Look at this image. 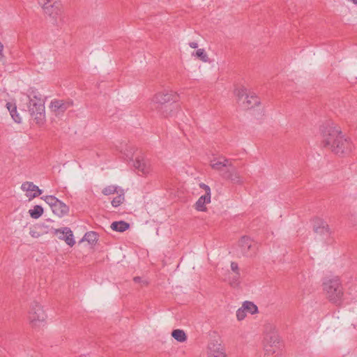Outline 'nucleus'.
Wrapping results in <instances>:
<instances>
[{"instance_id": "nucleus-3", "label": "nucleus", "mask_w": 357, "mask_h": 357, "mask_svg": "<svg viewBox=\"0 0 357 357\" xmlns=\"http://www.w3.org/2000/svg\"><path fill=\"white\" fill-rule=\"evenodd\" d=\"M222 158L223 160L213 159L211 161L210 165L212 169L219 172L222 178L230 180L234 183H241L242 178L231 161L225 158Z\"/></svg>"}, {"instance_id": "nucleus-28", "label": "nucleus", "mask_w": 357, "mask_h": 357, "mask_svg": "<svg viewBox=\"0 0 357 357\" xmlns=\"http://www.w3.org/2000/svg\"><path fill=\"white\" fill-rule=\"evenodd\" d=\"M10 114L15 122L20 123L21 122V117L17 111V106H14L10 112Z\"/></svg>"}, {"instance_id": "nucleus-30", "label": "nucleus", "mask_w": 357, "mask_h": 357, "mask_svg": "<svg viewBox=\"0 0 357 357\" xmlns=\"http://www.w3.org/2000/svg\"><path fill=\"white\" fill-rule=\"evenodd\" d=\"M245 317H246V312L243 309V307H241L236 311V317L238 321H241V320L244 319Z\"/></svg>"}, {"instance_id": "nucleus-29", "label": "nucleus", "mask_w": 357, "mask_h": 357, "mask_svg": "<svg viewBox=\"0 0 357 357\" xmlns=\"http://www.w3.org/2000/svg\"><path fill=\"white\" fill-rule=\"evenodd\" d=\"M236 94L238 97V100H241V99L243 98V97H246V95H248L247 93V90L244 87H242L238 90L236 91Z\"/></svg>"}, {"instance_id": "nucleus-8", "label": "nucleus", "mask_w": 357, "mask_h": 357, "mask_svg": "<svg viewBox=\"0 0 357 357\" xmlns=\"http://www.w3.org/2000/svg\"><path fill=\"white\" fill-rule=\"evenodd\" d=\"M313 222V231L317 235H319L327 244L332 243V231L329 227L328 224L324 220L315 218Z\"/></svg>"}, {"instance_id": "nucleus-13", "label": "nucleus", "mask_w": 357, "mask_h": 357, "mask_svg": "<svg viewBox=\"0 0 357 357\" xmlns=\"http://www.w3.org/2000/svg\"><path fill=\"white\" fill-rule=\"evenodd\" d=\"M21 189L26 192V197H28L29 201L38 197L43 193V190L37 185L29 181L24 182L21 185Z\"/></svg>"}, {"instance_id": "nucleus-1", "label": "nucleus", "mask_w": 357, "mask_h": 357, "mask_svg": "<svg viewBox=\"0 0 357 357\" xmlns=\"http://www.w3.org/2000/svg\"><path fill=\"white\" fill-rule=\"evenodd\" d=\"M321 144L338 155H344L351 152L353 145L350 139L346 137L339 128L333 124H327L321 128Z\"/></svg>"}, {"instance_id": "nucleus-16", "label": "nucleus", "mask_w": 357, "mask_h": 357, "mask_svg": "<svg viewBox=\"0 0 357 357\" xmlns=\"http://www.w3.org/2000/svg\"><path fill=\"white\" fill-rule=\"evenodd\" d=\"M132 165L137 170L138 174L143 175L147 174L150 172V165L144 159L143 157H137L132 161Z\"/></svg>"}, {"instance_id": "nucleus-38", "label": "nucleus", "mask_w": 357, "mask_h": 357, "mask_svg": "<svg viewBox=\"0 0 357 357\" xmlns=\"http://www.w3.org/2000/svg\"><path fill=\"white\" fill-rule=\"evenodd\" d=\"M38 3L41 6V8L43 9H45V1L44 0H38Z\"/></svg>"}, {"instance_id": "nucleus-23", "label": "nucleus", "mask_w": 357, "mask_h": 357, "mask_svg": "<svg viewBox=\"0 0 357 357\" xmlns=\"http://www.w3.org/2000/svg\"><path fill=\"white\" fill-rule=\"evenodd\" d=\"M82 241H86L90 244H94L98 241V234L95 231L86 232Z\"/></svg>"}, {"instance_id": "nucleus-15", "label": "nucleus", "mask_w": 357, "mask_h": 357, "mask_svg": "<svg viewBox=\"0 0 357 357\" xmlns=\"http://www.w3.org/2000/svg\"><path fill=\"white\" fill-rule=\"evenodd\" d=\"M70 107L69 102L63 100H54L50 102V109L56 116L63 114L65 111Z\"/></svg>"}, {"instance_id": "nucleus-32", "label": "nucleus", "mask_w": 357, "mask_h": 357, "mask_svg": "<svg viewBox=\"0 0 357 357\" xmlns=\"http://www.w3.org/2000/svg\"><path fill=\"white\" fill-rule=\"evenodd\" d=\"M199 187L204 190L205 195L211 196V189L208 185H206L204 183H202L199 184Z\"/></svg>"}, {"instance_id": "nucleus-34", "label": "nucleus", "mask_w": 357, "mask_h": 357, "mask_svg": "<svg viewBox=\"0 0 357 357\" xmlns=\"http://www.w3.org/2000/svg\"><path fill=\"white\" fill-rule=\"evenodd\" d=\"M171 335H185V333L181 329H174L172 331Z\"/></svg>"}, {"instance_id": "nucleus-22", "label": "nucleus", "mask_w": 357, "mask_h": 357, "mask_svg": "<svg viewBox=\"0 0 357 357\" xmlns=\"http://www.w3.org/2000/svg\"><path fill=\"white\" fill-rule=\"evenodd\" d=\"M44 212L43 207L40 205L34 206L33 209H30L29 213L32 218L37 219L40 217Z\"/></svg>"}, {"instance_id": "nucleus-11", "label": "nucleus", "mask_w": 357, "mask_h": 357, "mask_svg": "<svg viewBox=\"0 0 357 357\" xmlns=\"http://www.w3.org/2000/svg\"><path fill=\"white\" fill-rule=\"evenodd\" d=\"M46 204L52 213L59 217H61L68 212V206L54 196L46 195Z\"/></svg>"}, {"instance_id": "nucleus-36", "label": "nucleus", "mask_w": 357, "mask_h": 357, "mask_svg": "<svg viewBox=\"0 0 357 357\" xmlns=\"http://www.w3.org/2000/svg\"><path fill=\"white\" fill-rule=\"evenodd\" d=\"M14 106H16V105H15V104H13V103L9 102L6 103V107H7V109H8L9 112H10L11 109H12Z\"/></svg>"}, {"instance_id": "nucleus-37", "label": "nucleus", "mask_w": 357, "mask_h": 357, "mask_svg": "<svg viewBox=\"0 0 357 357\" xmlns=\"http://www.w3.org/2000/svg\"><path fill=\"white\" fill-rule=\"evenodd\" d=\"M189 45L192 48H197L198 47V44L195 42H191L189 43Z\"/></svg>"}, {"instance_id": "nucleus-2", "label": "nucleus", "mask_w": 357, "mask_h": 357, "mask_svg": "<svg viewBox=\"0 0 357 357\" xmlns=\"http://www.w3.org/2000/svg\"><path fill=\"white\" fill-rule=\"evenodd\" d=\"M178 100L179 96L176 92L164 91L153 96L151 108L163 117L172 116L178 109Z\"/></svg>"}, {"instance_id": "nucleus-18", "label": "nucleus", "mask_w": 357, "mask_h": 357, "mask_svg": "<svg viewBox=\"0 0 357 357\" xmlns=\"http://www.w3.org/2000/svg\"><path fill=\"white\" fill-rule=\"evenodd\" d=\"M210 202L211 196L205 195H202L199 198V199L195 203V208L199 211H205L206 210L205 204L206 203H209Z\"/></svg>"}, {"instance_id": "nucleus-21", "label": "nucleus", "mask_w": 357, "mask_h": 357, "mask_svg": "<svg viewBox=\"0 0 357 357\" xmlns=\"http://www.w3.org/2000/svg\"><path fill=\"white\" fill-rule=\"evenodd\" d=\"M242 307L245 310L246 313H250V314H255L258 313V307L257 306L251 301H244L242 304Z\"/></svg>"}, {"instance_id": "nucleus-40", "label": "nucleus", "mask_w": 357, "mask_h": 357, "mask_svg": "<svg viewBox=\"0 0 357 357\" xmlns=\"http://www.w3.org/2000/svg\"><path fill=\"white\" fill-rule=\"evenodd\" d=\"M3 44L0 42V56L2 55V51H3Z\"/></svg>"}, {"instance_id": "nucleus-17", "label": "nucleus", "mask_w": 357, "mask_h": 357, "mask_svg": "<svg viewBox=\"0 0 357 357\" xmlns=\"http://www.w3.org/2000/svg\"><path fill=\"white\" fill-rule=\"evenodd\" d=\"M245 100H243V105L245 107H247L248 109L252 108L255 106L258 105L260 102L259 98L255 94L246 95Z\"/></svg>"}, {"instance_id": "nucleus-14", "label": "nucleus", "mask_w": 357, "mask_h": 357, "mask_svg": "<svg viewBox=\"0 0 357 357\" xmlns=\"http://www.w3.org/2000/svg\"><path fill=\"white\" fill-rule=\"evenodd\" d=\"M54 233L61 240L65 241V242L70 247H73L75 241L73 238V234L71 229L68 227H63L62 229H55Z\"/></svg>"}, {"instance_id": "nucleus-9", "label": "nucleus", "mask_w": 357, "mask_h": 357, "mask_svg": "<svg viewBox=\"0 0 357 357\" xmlns=\"http://www.w3.org/2000/svg\"><path fill=\"white\" fill-rule=\"evenodd\" d=\"M29 314L31 327L35 328L38 326V324L42 323L45 319V310H43V306L39 303L33 301L31 305Z\"/></svg>"}, {"instance_id": "nucleus-31", "label": "nucleus", "mask_w": 357, "mask_h": 357, "mask_svg": "<svg viewBox=\"0 0 357 357\" xmlns=\"http://www.w3.org/2000/svg\"><path fill=\"white\" fill-rule=\"evenodd\" d=\"M231 268L237 275V278H240V273L238 271L239 269H238V264L234 261H232L231 263Z\"/></svg>"}, {"instance_id": "nucleus-5", "label": "nucleus", "mask_w": 357, "mask_h": 357, "mask_svg": "<svg viewBox=\"0 0 357 357\" xmlns=\"http://www.w3.org/2000/svg\"><path fill=\"white\" fill-rule=\"evenodd\" d=\"M324 289L326 291L330 301L340 305L343 296L341 284L337 278L329 280L324 283Z\"/></svg>"}, {"instance_id": "nucleus-24", "label": "nucleus", "mask_w": 357, "mask_h": 357, "mask_svg": "<svg viewBox=\"0 0 357 357\" xmlns=\"http://www.w3.org/2000/svg\"><path fill=\"white\" fill-rule=\"evenodd\" d=\"M278 329L273 324L268 323L264 326V335H271L273 333H278Z\"/></svg>"}, {"instance_id": "nucleus-39", "label": "nucleus", "mask_w": 357, "mask_h": 357, "mask_svg": "<svg viewBox=\"0 0 357 357\" xmlns=\"http://www.w3.org/2000/svg\"><path fill=\"white\" fill-rule=\"evenodd\" d=\"M133 280H134V281L135 282H139L141 281V278H139V277H135Z\"/></svg>"}, {"instance_id": "nucleus-6", "label": "nucleus", "mask_w": 357, "mask_h": 357, "mask_svg": "<svg viewBox=\"0 0 357 357\" xmlns=\"http://www.w3.org/2000/svg\"><path fill=\"white\" fill-rule=\"evenodd\" d=\"M29 107L36 123L40 126H43L45 124V100L33 96V98L30 100Z\"/></svg>"}, {"instance_id": "nucleus-7", "label": "nucleus", "mask_w": 357, "mask_h": 357, "mask_svg": "<svg viewBox=\"0 0 357 357\" xmlns=\"http://www.w3.org/2000/svg\"><path fill=\"white\" fill-rule=\"evenodd\" d=\"M264 347L266 357L275 355L280 357L282 354V343L280 336H266L264 340Z\"/></svg>"}, {"instance_id": "nucleus-4", "label": "nucleus", "mask_w": 357, "mask_h": 357, "mask_svg": "<svg viewBox=\"0 0 357 357\" xmlns=\"http://www.w3.org/2000/svg\"><path fill=\"white\" fill-rule=\"evenodd\" d=\"M63 23V6L59 0H46V24L49 27H60Z\"/></svg>"}, {"instance_id": "nucleus-35", "label": "nucleus", "mask_w": 357, "mask_h": 357, "mask_svg": "<svg viewBox=\"0 0 357 357\" xmlns=\"http://www.w3.org/2000/svg\"><path fill=\"white\" fill-rule=\"evenodd\" d=\"M175 340L180 342H184L187 340L188 336H172Z\"/></svg>"}, {"instance_id": "nucleus-12", "label": "nucleus", "mask_w": 357, "mask_h": 357, "mask_svg": "<svg viewBox=\"0 0 357 357\" xmlns=\"http://www.w3.org/2000/svg\"><path fill=\"white\" fill-rule=\"evenodd\" d=\"M208 356L211 357L214 356H226L225 346L222 344V340L220 337L211 340L208 345Z\"/></svg>"}, {"instance_id": "nucleus-26", "label": "nucleus", "mask_w": 357, "mask_h": 357, "mask_svg": "<svg viewBox=\"0 0 357 357\" xmlns=\"http://www.w3.org/2000/svg\"><path fill=\"white\" fill-rule=\"evenodd\" d=\"M117 189V186L112 185L104 188L102 190V192L105 195H109L114 194L115 192H118Z\"/></svg>"}, {"instance_id": "nucleus-20", "label": "nucleus", "mask_w": 357, "mask_h": 357, "mask_svg": "<svg viewBox=\"0 0 357 357\" xmlns=\"http://www.w3.org/2000/svg\"><path fill=\"white\" fill-rule=\"evenodd\" d=\"M130 227V224L125 221L114 222L111 225V229L114 231L123 232Z\"/></svg>"}, {"instance_id": "nucleus-25", "label": "nucleus", "mask_w": 357, "mask_h": 357, "mask_svg": "<svg viewBox=\"0 0 357 357\" xmlns=\"http://www.w3.org/2000/svg\"><path fill=\"white\" fill-rule=\"evenodd\" d=\"M124 199H125L124 193L122 191L121 194L119 195L118 196H116V197H114L112 199V205L114 207H118L123 202Z\"/></svg>"}, {"instance_id": "nucleus-27", "label": "nucleus", "mask_w": 357, "mask_h": 357, "mask_svg": "<svg viewBox=\"0 0 357 357\" xmlns=\"http://www.w3.org/2000/svg\"><path fill=\"white\" fill-rule=\"evenodd\" d=\"M195 55L197 58L204 62H207L208 61V56L204 49L197 50L195 52Z\"/></svg>"}, {"instance_id": "nucleus-33", "label": "nucleus", "mask_w": 357, "mask_h": 357, "mask_svg": "<svg viewBox=\"0 0 357 357\" xmlns=\"http://www.w3.org/2000/svg\"><path fill=\"white\" fill-rule=\"evenodd\" d=\"M238 279L239 278H237V275L235 273V275L234 276L232 280L230 281V284L233 287L238 285Z\"/></svg>"}, {"instance_id": "nucleus-10", "label": "nucleus", "mask_w": 357, "mask_h": 357, "mask_svg": "<svg viewBox=\"0 0 357 357\" xmlns=\"http://www.w3.org/2000/svg\"><path fill=\"white\" fill-rule=\"evenodd\" d=\"M238 245L241 254L247 257H251L256 255L258 245L250 237L244 236L239 240Z\"/></svg>"}, {"instance_id": "nucleus-19", "label": "nucleus", "mask_w": 357, "mask_h": 357, "mask_svg": "<svg viewBox=\"0 0 357 357\" xmlns=\"http://www.w3.org/2000/svg\"><path fill=\"white\" fill-rule=\"evenodd\" d=\"M45 234V226L41 224H36L30 229V234L33 238H38Z\"/></svg>"}]
</instances>
